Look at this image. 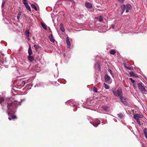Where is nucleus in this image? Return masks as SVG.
<instances>
[{
	"label": "nucleus",
	"mask_w": 147,
	"mask_h": 147,
	"mask_svg": "<svg viewBox=\"0 0 147 147\" xmlns=\"http://www.w3.org/2000/svg\"><path fill=\"white\" fill-rule=\"evenodd\" d=\"M19 102L14 101L11 103H7L8 113L9 115L11 117L12 119H14L16 118V116H14L13 114L16 112V109L19 105H20Z\"/></svg>",
	"instance_id": "obj_1"
},
{
	"label": "nucleus",
	"mask_w": 147,
	"mask_h": 147,
	"mask_svg": "<svg viewBox=\"0 0 147 147\" xmlns=\"http://www.w3.org/2000/svg\"><path fill=\"white\" fill-rule=\"evenodd\" d=\"M23 2L24 5L26 4H28L27 1L26 0H23Z\"/></svg>",
	"instance_id": "obj_32"
},
{
	"label": "nucleus",
	"mask_w": 147,
	"mask_h": 147,
	"mask_svg": "<svg viewBox=\"0 0 147 147\" xmlns=\"http://www.w3.org/2000/svg\"><path fill=\"white\" fill-rule=\"evenodd\" d=\"M125 9H126V12H128L129 10L131 9V6L129 4L125 5Z\"/></svg>",
	"instance_id": "obj_6"
},
{
	"label": "nucleus",
	"mask_w": 147,
	"mask_h": 147,
	"mask_svg": "<svg viewBox=\"0 0 147 147\" xmlns=\"http://www.w3.org/2000/svg\"><path fill=\"white\" fill-rule=\"evenodd\" d=\"M5 3V0H3L2 2V5H1V7L2 8H3L4 7Z\"/></svg>",
	"instance_id": "obj_31"
},
{
	"label": "nucleus",
	"mask_w": 147,
	"mask_h": 147,
	"mask_svg": "<svg viewBox=\"0 0 147 147\" xmlns=\"http://www.w3.org/2000/svg\"><path fill=\"white\" fill-rule=\"evenodd\" d=\"M41 25L42 27V28H44L46 30H47V27L46 25V24H44V23H43L42 22L41 23Z\"/></svg>",
	"instance_id": "obj_18"
},
{
	"label": "nucleus",
	"mask_w": 147,
	"mask_h": 147,
	"mask_svg": "<svg viewBox=\"0 0 147 147\" xmlns=\"http://www.w3.org/2000/svg\"><path fill=\"white\" fill-rule=\"evenodd\" d=\"M109 72L110 73L113 77H114V74L112 73V70L110 69H108Z\"/></svg>",
	"instance_id": "obj_30"
},
{
	"label": "nucleus",
	"mask_w": 147,
	"mask_h": 147,
	"mask_svg": "<svg viewBox=\"0 0 147 147\" xmlns=\"http://www.w3.org/2000/svg\"><path fill=\"white\" fill-rule=\"evenodd\" d=\"M31 6L32 8L34 9L35 11H37V8L34 5L32 4L31 5Z\"/></svg>",
	"instance_id": "obj_23"
},
{
	"label": "nucleus",
	"mask_w": 147,
	"mask_h": 147,
	"mask_svg": "<svg viewBox=\"0 0 147 147\" xmlns=\"http://www.w3.org/2000/svg\"><path fill=\"white\" fill-rule=\"evenodd\" d=\"M96 18L100 22H102L103 20V18L101 16Z\"/></svg>",
	"instance_id": "obj_20"
},
{
	"label": "nucleus",
	"mask_w": 147,
	"mask_h": 147,
	"mask_svg": "<svg viewBox=\"0 0 147 147\" xmlns=\"http://www.w3.org/2000/svg\"><path fill=\"white\" fill-rule=\"evenodd\" d=\"M28 58L29 61L30 62H32L33 61L34 57L33 56H31V55H28Z\"/></svg>",
	"instance_id": "obj_12"
},
{
	"label": "nucleus",
	"mask_w": 147,
	"mask_h": 147,
	"mask_svg": "<svg viewBox=\"0 0 147 147\" xmlns=\"http://www.w3.org/2000/svg\"><path fill=\"white\" fill-rule=\"evenodd\" d=\"M49 38L51 42H54L55 40L54 39L52 34H51L49 36Z\"/></svg>",
	"instance_id": "obj_14"
},
{
	"label": "nucleus",
	"mask_w": 147,
	"mask_h": 147,
	"mask_svg": "<svg viewBox=\"0 0 147 147\" xmlns=\"http://www.w3.org/2000/svg\"><path fill=\"white\" fill-rule=\"evenodd\" d=\"M138 87L139 90L143 93L146 94L147 91L145 88V86L142 83H138Z\"/></svg>",
	"instance_id": "obj_3"
},
{
	"label": "nucleus",
	"mask_w": 147,
	"mask_h": 147,
	"mask_svg": "<svg viewBox=\"0 0 147 147\" xmlns=\"http://www.w3.org/2000/svg\"><path fill=\"white\" fill-rule=\"evenodd\" d=\"M66 43L68 48L69 49L71 46V42L70 41L69 38L68 37L66 38Z\"/></svg>",
	"instance_id": "obj_8"
},
{
	"label": "nucleus",
	"mask_w": 147,
	"mask_h": 147,
	"mask_svg": "<svg viewBox=\"0 0 147 147\" xmlns=\"http://www.w3.org/2000/svg\"><path fill=\"white\" fill-rule=\"evenodd\" d=\"M142 145H143V144H142Z\"/></svg>",
	"instance_id": "obj_40"
},
{
	"label": "nucleus",
	"mask_w": 147,
	"mask_h": 147,
	"mask_svg": "<svg viewBox=\"0 0 147 147\" xmlns=\"http://www.w3.org/2000/svg\"><path fill=\"white\" fill-rule=\"evenodd\" d=\"M96 121H90V123H91L94 126L96 127L98 125L100 124V122L98 119H96Z\"/></svg>",
	"instance_id": "obj_5"
},
{
	"label": "nucleus",
	"mask_w": 147,
	"mask_h": 147,
	"mask_svg": "<svg viewBox=\"0 0 147 147\" xmlns=\"http://www.w3.org/2000/svg\"><path fill=\"white\" fill-rule=\"evenodd\" d=\"M98 68L99 69V70H100V67L99 65H98Z\"/></svg>",
	"instance_id": "obj_37"
},
{
	"label": "nucleus",
	"mask_w": 147,
	"mask_h": 147,
	"mask_svg": "<svg viewBox=\"0 0 147 147\" xmlns=\"http://www.w3.org/2000/svg\"><path fill=\"white\" fill-rule=\"evenodd\" d=\"M129 74L130 76H136V74L133 71H132L130 72H129Z\"/></svg>",
	"instance_id": "obj_22"
},
{
	"label": "nucleus",
	"mask_w": 147,
	"mask_h": 147,
	"mask_svg": "<svg viewBox=\"0 0 147 147\" xmlns=\"http://www.w3.org/2000/svg\"><path fill=\"white\" fill-rule=\"evenodd\" d=\"M21 15V12H20L18 13V15L17 16V19H18V20H19L20 18Z\"/></svg>",
	"instance_id": "obj_25"
},
{
	"label": "nucleus",
	"mask_w": 147,
	"mask_h": 147,
	"mask_svg": "<svg viewBox=\"0 0 147 147\" xmlns=\"http://www.w3.org/2000/svg\"><path fill=\"white\" fill-rule=\"evenodd\" d=\"M28 53L29 55H31L32 54V51L30 46H29L28 50Z\"/></svg>",
	"instance_id": "obj_16"
},
{
	"label": "nucleus",
	"mask_w": 147,
	"mask_h": 147,
	"mask_svg": "<svg viewBox=\"0 0 147 147\" xmlns=\"http://www.w3.org/2000/svg\"><path fill=\"white\" fill-rule=\"evenodd\" d=\"M38 46L37 45H34V47L35 49L36 50L38 48Z\"/></svg>",
	"instance_id": "obj_34"
},
{
	"label": "nucleus",
	"mask_w": 147,
	"mask_h": 147,
	"mask_svg": "<svg viewBox=\"0 0 147 147\" xmlns=\"http://www.w3.org/2000/svg\"><path fill=\"white\" fill-rule=\"evenodd\" d=\"M143 132L144 134L145 138L147 139V129L145 128L143 130Z\"/></svg>",
	"instance_id": "obj_19"
},
{
	"label": "nucleus",
	"mask_w": 147,
	"mask_h": 147,
	"mask_svg": "<svg viewBox=\"0 0 147 147\" xmlns=\"http://www.w3.org/2000/svg\"><path fill=\"white\" fill-rule=\"evenodd\" d=\"M104 78L106 82H109V83H111V81H110L111 79V78L108 74H106L105 75Z\"/></svg>",
	"instance_id": "obj_7"
},
{
	"label": "nucleus",
	"mask_w": 147,
	"mask_h": 147,
	"mask_svg": "<svg viewBox=\"0 0 147 147\" xmlns=\"http://www.w3.org/2000/svg\"><path fill=\"white\" fill-rule=\"evenodd\" d=\"M60 29L63 32L65 31V29L64 28L63 24H60Z\"/></svg>",
	"instance_id": "obj_17"
},
{
	"label": "nucleus",
	"mask_w": 147,
	"mask_h": 147,
	"mask_svg": "<svg viewBox=\"0 0 147 147\" xmlns=\"http://www.w3.org/2000/svg\"><path fill=\"white\" fill-rule=\"evenodd\" d=\"M112 90L114 95L115 96H118L119 97L123 95L122 91L120 88H119L117 90L115 88H113Z\"/></svg>",
	"instance_id": "obj_2"
},
{
	"label": "nucleus",
	"mask_w": 147,
	"mask_h": 147,
	"mask_svg": "<svg viewBox=\"0 0 147 147\" xmlns=\"http://www.w3.org/2000/svg\"><path fill=\"white\" fill-rule=\"evenodd\" d=\"M112 28L113 29H115V26L114 25H113L112 26Z\"/></svg>",
	"instance_id": "obj_36"
},
{
	"label": "nucleus",
	"mask_w": 147,
	"mask_h": 147,
	"mask_svg": "<svg viewBox=\"0 0 147 147\" xmlns=\"http://www.w3.org/2000/svg\"><path fill=\"white\" fill-rule=\"evenodd\" d=\"M8 119H9V120H11V118L10 117H9V118H8Z\"/></svg>",
	"instance_id": "obj_38"
},
{
	"label": "nucleus",
	"mask_w": 147,
	"mask_h": 147,
	"mask_svg": "<svg viewBox=\"0 0 147 147\" xmlns=\"http://www.w3.org/2000/svg\"><path fill=\"white\" fill-rule=\"evenodd\" d=\"M125 67L127 69H128L130 70H132V68H131L129 66L126 67Z\"/></svg>",
	"instance_id": "obj_35"
},
{
	"label": "nucleus",
	"mask_w": 147,
	"mask_h": 147,
	"mask_svg": "<svg viewBox=\"0 0 147 147\" xmlns=\"http://www.w3.org/2000/svg\"><path fill=\"white\" fill-rule=\"evenodd\" d=\"M25 6L26 9L29 11H31V9L29 5L28 4H25Z\"/></svg>",
	"instance_id": "obj_15"
},
{
	"label": "nucleus",
	"mask_w": 147,
	"mask_h": 147,
	"mask_svg": "<svg viewBox=\"0 0 147 147\" xmlns=\"http://www.w3.org/2000/svg\"><path fill=\"white\" fill-rule=\"evenodd\" d=\"M102 108L104 110L107 112L109 111L110 110V107L107 106H103L102 107Z\"/></svg>",
	"instance_id": "obj_9"
},
{
	"label": "nucleus",
	"mask_w": 147,
	"mask_h": 147,
	"mask_svg": "<svg viewBox=\"0 0 147 147\" xmlns=\"http://www.w3.org/2000/svg\"><path fill=\"white\" fill-rule=\"evenodd\" d=\"M104 87L105 89H108L109 88V87L108 85L106 84L105 83H104Z\"/></svg>",
	"instance_id": "obj_27"
},
{
	"label": "nucleus",
	"mask_w": 147,
	"mask_h": 147,
	"mask_svg": "<svg viewBox=\"0 0 147 147\" xmlns=\"http://www.w3.org/2000/svg\"><path fill=\"white\" fill-rule=\"evenodd\" d=\"M123 95H121L119 97L121 102L123 103L125 105H126L127 104L125 103V98L123 97Z\"/></svg>",
	"instance_id": "obj_11"
},
{
	"label": "nucleus",
	"mask_w": 147,
	"mask_h": 147,
	"mask_svg": "<svg viewBox=\"0 0 147 147\" xmlns=\"http://www.w3.org/2000/svg\"><path fill=\"white\" fill-rule=\"evenodd\" d=\"M125 5H123L121 6V14L122 15L123 13H124L125 10Z\"/></svg>",
	"instance_id": "obj_13"
},
{
	"label": "nucleus",
	"mask_w": 147,
	"mask_h": 147,
	"mask_svg": "<svg viewBox=\"0 0 147 147\" xmlns=\"http://www.w3.org/2000/svg\"><path fill=\"white\" fill-rule=\"evenodd\" d=\"M134 86H135L134 84Z\"/></svg>",
	"instance_id": "obj_41"
},
{
	"label": "nucleus",
	"mask_w": 147,
	"mask_h": 147,
	"mask_svg": "<svg viewBox=\"0 0 147 147\" xmlns=\"http://www.w3.org/2000/svg\"><path fill=\"white\" fill-rule=\"evenodd\" d=\"M20 82L21 83V85L22 86H24L25 84V82L24 81H22L21 80H20Z\"/></svg>",
	"instance_id": "obj_28"
},
{
	"label": "nucleus",
	"mask_w": 147,
	"mask_h": 147,
	"mask_svg": "<svg viewBox=\"0 0 147 147\" xmlns=\"http://www.w3.org/2000/svg\"><path fill=\"white\" fill-rule=\"evenodd\" d=\"M134 119L136 120L138 123L140 125H141V123L139 118H142L143 116L140 114H136L134 115Z\"/></svg>",
	"instance_id": "obj_4"
},
{
	"label": "nucleus",
	"mask_w": 147,
	"mask_h": 147,
	"mask_svg": "<svg viewBox=\"0 0 147 147\" xmlns=\"http://www.w3.org/2000/svg\"><path fill=\"white\" fill-rule=\"evenodd\" d=\"M57 64H56L55 65L56 66H57Z\"/></svg>",
	"instance_id": "obj_39"
},
{
	"label": "nucleus",
	"mask_w": 147,
	"mask_h": 147,
	"mask_svg": "<svg viewBox=\"0 0 147 147\" xmlns=\"http://www.w3.org/2000/svg\"><path fill=\"white\" fill-rule=\"evenodd\" d=\"M93 91L94 92H97V89L95 87H94L93 88Z\"/></svg>",
	"instance_id": "obj_26"
},
{
	"label": "nucleus",
	"mask_w": 147,
	"mask_h": 147,
	"mask_svg": "<svg viewBox=\"0 0 147 147\" xmlns=\"http://www.w3.org/2000/svg\"><path fill=\"white\" fill-rule=\"evenodd\" d=\"M115 51L114 50H112L110 52V54L112 55H114L115 54Z\"/></svg>",
	"instance_id": "obj_29"
},
{
	"label": "nucleus",
	"mask_w": 147,
	"mask_h": 147,
	"mask_svg": "<svg viewBox=\"0 0 147 147\" xmlns=\"http://www.w3.org/2000/svg\"><path fill=\"white\" fill-rule=\"evenodd\" d=\"M85 5L86 7L88 8H91L92 7L91 4L90 3L88 2L85 3Z\"/></svg>",
	"instance_id": "obj_10"
},
{
	"label": "nucleus",
	"mask_w": 147,
	"mask_h": 147,
	"mask_svg": "<svg viewBox=\"0 0 147 147\" xmlns=\"http://www.w3.org/2000/svg\"><path fill=\"white\" fill-rule=\"evenodd\" d=\"M25 34L26 36L27 37H28L29 36L30 32L26 30L25 32Z\"/></svg>",
	"instance_id": "obj_24"
},
{
	"label": "nucleus",
	"mask_w": 147,
	"mask_h": 147,
	"mask_svg": "<svg viewBox=\"0 0 147 147\" xmlns=\"http://www.w3.org/2000/svg\"><path fill=\"white\" fill-rule=\"evenodd\" d=\"M129 80L131 81V82L132 83H133L134 82H135V81L134 80L132 79L131 78H130L129 79Z\"/></svg>",
	"instance_id": "obj_33"
},
{
	"label": "nucleus",
	"mask_w": 147,
	"mask_h": 147,
	"mask_svg": "<svg viewBox=\"0 0 147 147\" xmlns=\"http://www.w3.org/2000/svg\"><path fill=\"white\" fill-rule=\"evenodd\" d=\"M118 116L120 119H122L123 118V115L122 113H120L117 114Z\"/></svg>",
	"instance_id": "obj_21"
}]
</instances>
